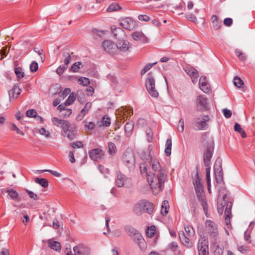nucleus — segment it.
<instances>
[{"label":"nucleus","mask_w":255,"mask_h":255,"mask_svg":"<svg viewBox=\"0 0 255 255\" xmlns=\"http://www.w3.org/2000/svg\"><path fill=\"white\" fill-rule=\"evenodd\" d=\"M147 180L152 192L155 194H158L162 190L165 175L162 171L150 173L147 175Z\"/></svg>","instance_id":"nucleus-1"},{"label":"nucleus","mask_w":255,"mask_h":255,"mask_svg":"<svg viewBox=\"0 0 255 255\" xmlns=\"http://www.w3.org/2000/svg\"><path fill=\"white\" fill-rule=\"evenodd\" d=\"M227 195L225 194L223 197V201L218 202L217 209L218 213L220 214H222L224 207L226 206L225 210V223L227 226V228L230 229L231 226L230 220L232 217L231 209L232 207V203L231 202H226L225 199Z\"/></svg>","instance_id":"nucleus-2"},{"label":"nucleus","mask_w":255,"mask_h":255,"mask_svg":"<svg viewBox=\"0 0 255 255\" xmlns=\"http://www.w3.org/2000/svg\"><path fill=\"white\" fill-rule=\"evenodd\" d=\"M153 210V204L146 200H140L135 204L133 208V212L136 215H140L144 212L151 214Z\"/></svg>","instance_id":"nucleus-3"},{"label":"nucleus","mask_w":255,"mask_h":255,"mask_svg":"<svg viewBox=\"0 0 255 255\" xmlns=\"http://www.w3.org/2000/svg\"><path fill=\"white\" fill-rule=\"evenodd\" d=\"M127 233L133 241L140 248L145 244L144 240L141 234L131 226H127L125 228Z\"/></svg>","instance_id":"nucleus-4"},{"label":"nucleus","mask_w":255,"mask_h":255,"mask_svg":"<svg viewBox=\"0 0 255 255\" xmlns=\"http://www.w3.org/2000/svg\"><path fill=\"white\" fill-rule=\"evenodd\" d=\"M73 253L71 249L67 248L65 251L66 255H90L91 251L89 248L83 244H79L73 248Z\"/></svg>","instance_id":"nucleus-5"},{"label":"nucleus","mask_w":255,"mask_h":255,"mask_svg":"<svg viewBox=\"0 0 255 255\" xmlns=\"http://www.w3.org/2000/svg\"><path fill=\"white\" fill-rule=\"evenodd\" d=\"M155 80L153 77L149 73L146 80L145 86L149 94L153 97L156 98L158 96V92L155 87Z\"/></svg>","instance_id":"nucleus-6"},{"label":"nucleus","mask_w":255,"mask_h":255,"mask_svg":"<svg viewBox=\"0 0 255 255\" xmlns=\"http://www.w3.org/2000/svg\"><path fill=\"white\" fill-rule=\"evenodd\" d=\"M199 255H209L208 241L205 236H201L198 243Z\"/></svg>","instance_id":"nucleus-7"},{"label":"nucleus","mask_w":255,"mask_h":255,"mask_svg":"<svg viewBox=\"0 0 255 255\" xmlns=\"http://www.w3.org/2000/svg\"><path fill=\"white\" fill-rule=\"evenodd\" d=\"M123 162L129 168L133 169L135 165L134 154L131 151H126L123 155Z\"/></svg>","instance_id":"nucleus-8"},{"label":"nucleus","mask_w":255,"mask_h":255,"mask_svg":"<svg viewBox=\"0 0 255 255\" xmlns=\"http://www.w3.org/2000/svg\"><path fill=\"white\" fill-rule=\"evenodd\" d=\"M205 228L210 238L216 239L218 236L217 225L212 221L208 220L205 222Z\"/></svg>","instance_id":"nucleus-9"},{"label":"nucleus","mask_w":255,"mask_h":255,"mask_svg":"<svg viewBox=\"0 0 255 255\" xmlns=\"http://www.w3.org/2000/svg\"><path fill=\"white\" fill-rule=\"evenodd\" d=\"M213 152V143L211 141L209 146L204 153V163L206 166H210Z\"/></svg>","instance_id":"nucleus-10"},{"label":"nucleus","mask_w":255,"mask_h":255,"mask_svg":"<svg viewBox=\"0 0 255 255\" xmlns=\"http://www.w3.org/2000/svg\"><path fill=\"white\" fill-rule=\"evenodd\" d=\"M89 155L92 160L96 161L104 158V152L102 149L97 148L90 150Z\"/></svg>","instance_id":"nucleus-11"},{"label":"nucleus","mask_w":255,"mask_h":255,"mask_svg":"<svg viewBox=\"0 0 255 255\" xmlns=\"http://www.w3.org/2000/svg\"><path fill=\"white\" fill-rule=\"evenodd\" d=\"M102 46L105 51L111 54L117 53V47L112 41L105 40L102 44Z\"/></svg>","instance_id":"nucleus-12"},{"label":"nucleus","mask_w":255,"mask_h":255,"mask_svg":"<svg viewBox=\"0 0 255 255\" xmlns=\"http://www.w3.org/2000/svg\"><path fill=\"white\" fill-rule=\"evenodd\" d=\"M209 120L210 118L208 116H204L201 121L199 118H198L197 121L194 123V129L196 130L203 129L207 126L206 123Z\"/></svg>","instance_id":"nucleus-13"},{"label":"nucleus","mask_w":255,"mask_h":255,"mask_svg":"<svg viewBox=\"0 0 255 255\" xmlns=\"http://www.w3.org/2000/svg\"><path fill=\"white\" fill-rule=\"evenodd\" d=\"M199 85L200 89L205 93L209 94L211 92V87L205 76L200 78Z\"/></svg>","instance_id":"nucleus-14"},{"label":"nucleus","mask_w":255,"mask_h":255,"mask_svg":"<svg viewBox=\"0 0 255 255\" xmlns=\"http://www.w3.org/2000/svg\"><path fill=\"white\" fill-rule=\"evenodd\" d=\"M196 104L199 110H206L208 109L207 99L202 95H200L197 97Z\"/></svg>","instance_id":"nucleus-15"},{"label":"nucleus","mask_w":255,"mask_h":255,"mask_svg":"<svg viewBox=\"0 0 255 255\" xmlns=\"http://www.w3.org/2000/svg\"><path fill=\"white\" fill-rule=\"evenodd\" d=\"M120 25L125 29L130 30L133 29L136 26L135 22L129 17H127L122 20Z\"/></svg>","instance_id":"nucleus-16"},{"label":"nucleus","mask_w":255,"mask_h":255,"mask_svg":"<svg viewBox=\"0 0 255 255\" xmlns=\"http://www.w3.org/2000/svg\"><path fill=\"white\" fill-rule=\"evenodd\" d=\"M21 92V90L19 87L17 85H14V86L8 91L9 101H12L17 99Z\"/></svg>","instance_id":"nucleus-17"},{"label":"nucleus","mask_w":255,"mask_h":255,"mask_svg":"<svg viewBox=\"0 0 255 255\" xmlns=\"http://www.w3.org/2000/svg\"><path fill=\"white\" fill-rule=\"evenodd\" d=\"M179 238L182 244L187 248H192V242L185 236L184 232L181 231L179 233Z\"/></svg>","instance_id":"nucleus-18"},{"label":"nucleus","mask_w":255,"mask_h":255,"mask_svg":"<svg viewBox=\"0 0 255 255\" xmlns=\"http://www.w3.org/2000/svg\"><path fill=\"white\" fill-rule=\"evenodd\" d=\"M92 107V104L90 102H87L84 108L81 111L80 113L76 117V120L78 121H81L84 117L88 114Z\"/></svg>","instance_id":"nucleus-19"},{"label":"nucleus","mask_w":255,"mask_h":255,"mask_svg":"<svg viewBox=\"0 0 255 255\" xmlns=\"http://www.w3.org/2000/svg\"><path fill=\"white\" fill-rule=\"evenodd\" d=\"M117 47V52L119 50L122 52H126L130 48L129 43L128 41L125 40H120L116 44Z\"/></svg>","instance_id":"nucleus-20"},{"label":"nucleus","mask_w":255,"mask_h":255,"mask_svg":"<svg viewBox=\"0 0 255 255\" xmlns=\"http://www.w3.org/2000/svg\"><path fill=\"white\" fill-rule=\"evenodd\" d=\"M185 71L191 77L192 82L194 83L199 77L197 71L193 67H186Z\"/></svg>","instance_id":"nucleus-21"},{"label":"nucleus","mask_w":255,"mask_h":255,"mask_svg":"<svg viewBox=\"0 0 255 255\" xmlns=\"http://www.w3.org/2000/svg\"><path fill=\"white\" fill-rule=\"evenodd\" d=\"M48 244V247L51 249L59 252L61 249V246L59 242L57 241H54L52 239L48 240L46 241Z\"/></svg>","instance_id":"nucleus-22"},{"label":"nucleus","mask_w":255,"mask_h":255,"mask_svg":"<svg viewBox=\"0 0 255 255\" xmlns=\"http://www.w3.org/2000/svg\"><path fill=\"white\" fill-rule=\"evenodd\" d=\"M132 38L136 41H140L143 42L147 41V38L141 31H135L132 33Z\"/></svg>","instance_id":"nucleus-23"},{"label":"nucleus","mask_w":255,"mask_h":255,"mask_svg":"<svg viewBox=\"0 0 255 255\" xmlns=\"http://www.w3.org/2000/svg\"><path fill=\"white\" fill-rule=\"evenodd\" d=\"M211 21L213 27L215 30H218L220 29L222 25V21L219 19V17L217 15H212L211 17Z\"/></svg>","instance_id":"nucleus-24"},{"label":"nucleus","mask_w":255,"mask_h":255,"mask_svg":"<svg viewBox=\"0 0 255 255\" xmlns=\"http://www.w3.org/2000/svg\"><path fill=\"white\" fill-rule=\"evenodd\" d=\"M127 180V178L121 172H117V179L116 184L119 187H122L124 186L125 182Z\"/></svg>","instance_id":"nucleus-25"},{"label":"nucleus","mask_w":255,"mask_h":255,"mask_svg":"<svg viewBox=\"0 0 255 255\" xmlns=\"http://www.w3.org/2000/svg\"><path fill=\"white\" fill-rule=\"evenodd\" d=\"M161 0H145L147 3H149V6L151 8H158L164 6L161 2Z\"/></svg>","instance_id":"nucleus-26"},{"label":"nucleus","mask_w":255,"mask_h":255,"mask_svg":"<svg viewBox=\"0 0 255 255\" xmlns=\"http://www.w3.org/2000/svg\"><path fill=\"white\" fill-rule=\"evenodd\" d=\"M76 130L75 127L73 128L68 131H65L63 136L66 137L70 140H73L76 137Z\"/></svg>","instance_id":"nucleus-27"},{"label":"nucleus","mask_w":255,"mask_h":255,"mask_svg":"<svg viewBox=\"0 0 255 255\" xmlns=\"http://www.w3.org/2000/svg\"><path fill=\"white\" fill-rule=\"evenodd\" d=\"M151 162L152 168L153 170V173H156L158 171H162L163 173H165V171L160 166L159 162L155 159H153Z\"/></svg>","instance_id":"nucleus-28"},{"label":"nucleus","mask_w":255,"mask_h":255,"mask_svg":"<svg viewBox=\"0 0 255 255\" xmlns=\"http://www.w3.org/2000/svg\"><path fill=\"white\" fill-rule=\"evenodd\" d=\"M17 64H15L14 73L16 76L17 79L19 80L24 77L25 74L23 71V69L20 67H18Z\"/></svg>","instance_id":"nucleus-29"},{"label":"nucleus","mask_w":255,"mask_h":255,"mask_svg":"<svg viewBox=\"0 0 255 255\" xmlns=\"http://www.w3.org/2000/svg\"><path fill=\"white\" fill-rule=\"evenodd\" d=\"M141 157L143 160H145L147 162L152 161L154 159L152 157L151 149L149 147L147 151L145 152L144 154H142L141 155Z\"/></svg>","instance_id":"nucleus-30"},{"label":"nucleus","mask_w":255,"mask_h":255,"mask_svg":"<svg viewBox=\"0 0 255 255\" xmlns=\"http://www.w3.org/2000/svg\"><path fill=\"white\" fill-rule=\"evenodd\" d=\"M234 130L236 131L239 132L241 134L242 137L246 138L247 137V134L244 129L242 128L241 125L238 123L235 124L234 126Z\"/></svg>","instance_id":"nucleus-31"},{"label":"nucleus","mask_w":255,"mask_h":255,"mask_svg":"<svg viewBox=\"0 0 255 255\" xmlns=\"http://www.w3.org/2000/svg\"><path fill=\"white\" fill-rule=\"evenodd\" d=\"M198 200L201 202V204L204 208L205 210V208L207 206V202L206 201V197H205L203 192L200 193H196Z\"/></svg>","instance_id":"nucleus-32"},{"label":"nucleus","mask_w":255,"mask_h":255,"mask_svg":"<svg viewBox=\"0 0 255 255\" xmlns=\"http://www.w3.org/2000/svg\"><path fill=\"white\" fill-rule=\"evenodd\" d=\"M169 205L168 202L166 200H164L162 204L161 208V213L163 215H166L169 211Z\"/></svg>","instance_id":"nucleus-33"},{"label":"nucleus","mask_w":255,"mask_h":255,"mask_svg":"<svg viewBox=\"0 0 255 255\" xmlns=\"http://www.w3.org/2000/svg\"><path fill=\"white\" fill-rule=\"evenodd\" d=\"M172 141L171 139H168L166 142V148L165 153L166 156H170L171 153Z\"/></svg>","instance_id":"nucleus-34"},{"label":"nucleus","mask_w":255,"mask_h":255,"mask_svg":"<svg viewBox=\"0 0 255 255\" xmlns=\"http://www.w3.org/2000/svg\"><path fill=\"white\" fill-rule=\"evenodd\" d=\"M53 124L56 127H61L62 128L63 124L65 123L66 120L59 119L56 117H53L51 119Z\"/></svg>","instance_id":"nucleus-35"},{"label":"nucleus","mask_w":255,"mask_h":255,"mask_svg":"<svg viewBox=\"0 0 255 255\" xmlns=\"http://www.w3.org/2000/svg\"><path fill=\"white\" fill-rule=\"evenodd\" d=\"M122 9V7L120 6L117 3H112L107 8V11L108 12H113L118 10Z\"/></svg>","instance_id":"nucleus-36"},{"label":"nucleus","mask_w":255,"mask_h":255,"mask_svg":"<svg viewBox=\"0 0 255 255\" xmlns=\"http://www.w3.org/2000/svg\"><path fill=\"white\" fill-rule=\"evenodd\" d=\"M111 29L114 33V36L117 38H118V35L120 36L123 34V30L120 27H116L115 25H113L111 26Z\"/></svg>","instance_id":"nucleus-37"},{"label":"nucleus","mask_w":255,"mask_h":255,"mask_svg":"<svg viewBox=\"0 0 255 255\" xmlns=\"http://www.w3.org/2000/svg\"><path fill=\"white\" fill-rule=\"evenodd\" d=\"M206 180L208 184V190L210 192L211 190V179H210V166H206Z\"/></svg>","instance_id":"nucleus-38"},{"label":"nucleus","mask_w":255,"mask_h":255,"mask_svg":"<svg viewBox=\"0 0 255 255\" xmlns=\"http://www.w3.org/2000/svg\"><path fill=\"white\" fill-rule=\"evenodd\" d=\"M63 55L65 58L64 60V66H67V67H68V65L70 63L71 60V55L69 52L64 51L63 53Z\"/></svg>","instance_id":"nucleus-39"},{"label":"nucleus","mask_w":255,"mask_h":255,"mask_svg":"<svg viewBox=\"0 0 255 255\" xmlns=\"http://www.w3.org/2000/svg\"><path fill=\"white\" fill-rule=\"evenodd\" d=\"M35 182L44 188L47 187L48 185V181L44 178H36L35 179Z\"/></svg>","instance_id":"nucleus-40"},{"label":"nucleus","mask_w":255,"mask_h":255,"mask_svg":"<svg viewBox=\"0 0 255 255\" xmlns=\"http://www.w3.org/2000/svg\"><path fill=\"white\" fill-rule=\"evenodd\" d=\"M108 151L109 153L113 155L115 154L117 152V147L115 143L112 142H110L108 143Z\"/></svg>","instance_id":"nucleus-41"},{"label":"nucleus","mask_w":255,"mask_h":255,"mask_svg":"<svg viewBox=\"0 0 255 255\" xmlns=\"http://www.w3.org/2000/svg\"><path fill=\"white\" fill-rule=\"evenodd\" d=\"M74 127H75L74 126L72 125L69 121L66 120L61 128L63 131L64 133H65V131H68V130H70Z\"/></svg>","instance_id":"nucleus-42"},{"label":"nucleus","mask_w":255,"mask_h":255,"mask_svg":"<svg viewBox=\"0 0 255 255\" xmlns=\"http://www.w3.org/2000/svg\"><path fill=\"white\" fill-rule=\"evenodd\" d=\"M184 230L188 237L193 236L195 234L193 228L190 225L185 226Z\"/></svg>","instance_id":"nucleus-43"},{"label":"nucleus","mask_w":255,"mask_h":255,"mask_svg":"<svg viewBox=\"0 0 255 255\" xmlns=\"http://www.w3.org/2000/svg\"><path fill=\"white\" fill-rule=\"evenodd\" d=\"M155 232V227L154 226L148 227L146 231V236L149 238H152L154 235Z\"/></svg>","instance_id":"nucleus-44"},{"label":"nucleus","mask_w":255,"mask_h":255,"mask_svg":"<svg viewBox=\"0 0 255 255\" xmlns=\"http://www.w3.org/2000/svg\"><path fill=\"white\" fill-rule=\"evenodd\" d=\"M7 192L12 199L17 200L18 201L20 200L18 198V195L15 190L11 189L7 190Z\"/></svg>","instance_id":"nucleus-45"},{"label":"nucleus","mask_w":255,"mask_h":255,"mask_svg":"<svg viewBox=\"0 0 255 255\" xmlns=\"http://www.w3.org/2000/svg\"><path fill=\"white\" fill-rule=\"evenodd\" d=\"M234 85L239 88H241L243 87L244 82L243 80L239 77H236L234 78Z\"/></svg>","instance_id":"nucleus-46"},{"label":"nucleus","mask_w":255,"mask_h":255,"mask_svg":"<svg viewBox=\"0 0 255 255\" xmlns=\"http://www.w3.org/2000/svg\"><path fill=\"white\" fill-rule=\"evenodd\" d=\"M75 99L76 97L75 94L73 93L70 94L65 102L66 106H69L72 104L74 102Z\"/></svg>","instance_id":"nucleus-47"},{"label":"nucleus","mask_w":255,"mask_h":255,"mask_svg":"<svg viewBox=\"0 0 255 255\" xmlns=\"http://www.w3.org/2000/svg\"><path fill=\"white\" fill-rule=\"evenodd\" d=\"M157 62H154L153 63H148L146 65L143 69L141 71L140 74L141 75H144L147 72L153 65H155Z\"/></svg>","instance_id":"nucleus-48"},{"label":"nucleus","mask_w":255,"mask_h":255,"mask_svg":"<svg viewBox=\"0 0 255 255\" xmlns=\"http://www.w3.org/2000/svg\"><path fill=\"white\" fill-rule=\"evenodd\" d=\"M133 128V124L131 122L126 123L125 126V130L127 133L131 132Z\"/></svg>","instance_id":"nucleus-49"},{"label":"nucleus","mask_w":255,"mask_h":255,"mask_svg":"<svg viewBox=\"0 0 255 255\" xmlns=\"http://www.w3.org/2000/svg\"><path fill=\"white\" fill-rule=\"evenodd\" d=\"M38 132L41 135L44 136L46 138L50 137L51 136L50 132L47 130L45 128H41L38 129Z\"/></svg>","instance_id":"nucleus-50"},{"label":"nucleus","mask_w":255,"mask_h":255,"mask_svg":"<svg viewBox=\"0 0 255 255\" xmlns=\"http://www.w3.org/2000/svg\"><path fill=\"white\" fill-rule=\"evenodd\" d=\"M235 52L237 56L241 61H244L246 59V56L245 54L244 53H243L241 50L237 49Z\"/></svg>","instance_id":"nucleus-51"},{"label":"nucleus","mask_w":255,"mask_h":255,"mask_svg":"<svg viewBox=\"0 0 255 255\" xmlns=\"http://www.w3.org/2000/svg\"><path fill=\"white\" fill-rule=\"evenodd\" d=\"M78 82L80 84L84 86H87L90 84L89 79L85 77H81L78 79Z\"/></svg>","instance_id":"nucleus-52"},{"label":"nucleus","mask_w":255,"mask_h":255,"mask_svg":"<svg viewBox=\"0 0 255 255\" xmlns=\"http://www.w3.org/2000/svg\"><path fill=\"white\" fill-rule=\"evenodd\" d=\"M196 193L203 192V186L201 185L199 181H196L194 183Z\"/></svg>","instance_id":"nucleus-53"},{"label":"nucleus","mask_w":255,"mask_h":255,"mask_svg":"<svg viewBox=\"0 0 255 255\" xmlns=\"http://www.w3.org/2000/svg\"><path fill=\"white\" fill-rule=\"evenodd\" d=\"M101 123L103 126L109 127L111 124V120L109 118L105 116L102 118Z\"/></svg>","instance_id":"nucleus-54"},{"label":"nucleus","mask_w":255,"mask_h":255,"mask_svg":"<svg viewBox=\"0 0 255 255\" xmlns=\"http://www.w3.org/2000/svg\"><path fill=\"white\" fill-rule=\"evenodd\" d=\"M139 168H140V170L141 173L142 174H145V175L147 177V175L148 174H147V165H146V164L144 163H141L140 164Z\"/></svg>","instance_id":"nucleus-55"},{"label":"nucleus","mask_w":255,"mask_h":255,"mask_svg":"<svg viewBox=\"0 0 255 255\" xmlns=\"http://www.w3.org/2000/svg\"><path fill=\"white\" fill-rule=\"evenodd\" d=\"M251 231L249 230H247L244 234V239L245 240L248 242L249 244H251L252 243V240H251Z\"/></svg>","instance_id":"nucleus-56"},{"label":"nucleus","mask_w":255,"mask_h":255,"mask_svg":"<svg viewBox=\"0 0 255 255\" xmlns=\"http://www.w3.org/2000/svg\"><path fill=\"white\" fill-rule=\"evenodd\" d=\"M10 128L11 130L15 131L17 134H20L21 135H24L23 132L20 130L15 124H12Z\"/></svg>","instance_id":"nucleus-57"},{"label":"nucleus","mask_w":255,"mask_h":255,"mask_svg":"<svg viewBox=\"0 0 255 255\" xmlns=\"http://www.w3.org/2000/svg\"><path fill=\"white\" fill-rule=\"evenodd\" d=\"M223 249L217 245L215 247L214 249L215 255H222L223 254Z\"/></svg>","instance_id":"nucleus-58"},{"label":"nucleus","mask_w":255,"mask_h":255,"mask_svg":"<svg viewBox=\"0 0 255 255\" xmlns=\"http://www.w3.org/2000/svg\"><path fill=\"white\" fill-rule=\"evenodd\" d=\"M38 69V63L36 62H32L30 65V70L32 72H35L37 71Z\"/></svg>","instance_id":"nucleus-59"},{"label":"nucleus","mask_w":255,"mask_h":255,"mask_svg":"<svg viewBox=\"0 0 255 255\" xmlns=\"http://www.w3.org/2000/svg\"><path fill=\"white\" fill-rule=\"evenodd\" d=\"M81 65V63L80 62H75L71 67V71L73 72H78V69L80 68V65Z\"/></svg>","instance_id":"nucleus-60"},{"label":"nucleus","mask_w":255,"mask_h":255,"mask_svg":"<svg viewBox=\"0 0 255 255\" xmlns=\"http://www.w3.org/2000/svg\"><path fill=\"white\" fill-rule=\"evenodd\" d=\"M184 128V124L183 119H181L179 120L177 126V129L179 132H183Z\"/></svg>","instance_id":"nucleus-61"},{"label":"nucleus","mask_w":255,"mask_h":255,"mask_svg":"<svg viewBox=\"0 0 255 255\" xmlns=\"http://www.w3.org/2000/svg\"><path fill=\"white\" fill-rule=\"evenodd\" d=\"M249 247L247 246L242 245L238 247V250L241 253H245L247 251H249Z\"/></svg>","instance_id":"nucleus-62"},{"label":"nucleus","mask_w":255,"mask_h":255,"mask_svg":"<svg viewBox=\"0 0 255 255\" xmlns=\"http://www.w3.org/2000/svg\"><path fill=\"white\" fill-rule=\"evenodd\" d=\"M68 67H67V66H60L58 67V68L56 69V73L59 75H62L64 71L67 69Z\"/></svg>","instance_id":"nucleus-63"},{"label":"nucleus","mask_w":255,"mask_h":255,"mask_svg":"<svg viewBox=\"0 0 255 255\" xmlns=\"http://www.w3.org/2000/svg\"><path fill=\"white\" fill-rule=\"evenodd\" d=\"M36 114V112L34 110H29L26 112V115L28 117H35Z\"/></svg>","instance_id":"nucleus-64"}]
</instances>
